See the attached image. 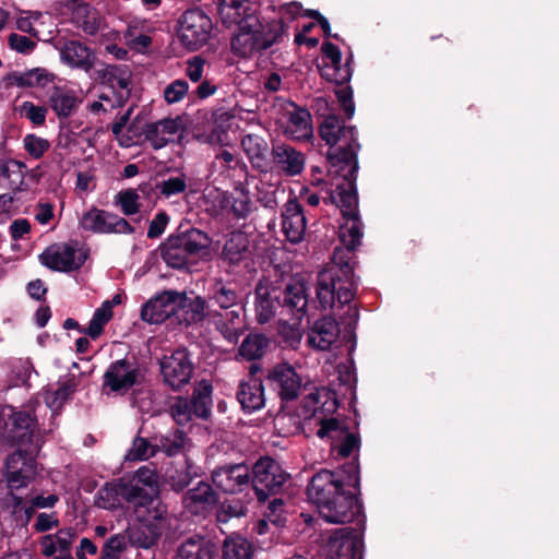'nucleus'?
<instances>
[{"label": "nucleus", "instance_id": "b1692460", "mask_svg": "<svg viewBox=\"0 0 559 559\" xmlns=\"http://www.w3.org/2000/svg\"><path fill=\"white\" fill-rule=\"evenodd\" d=\"M64 7V13L70 15L71 23L85 34L95 35L103 27L102 14L87 3L80 0H68Z\"/></svg>", "mask_w": 559, "mask_h": 559}, {"label": "nucleus", "instance_id": "5fc2aeb1", "mask_svg": "<svg viewBox=\"0 0 559 559\" xmlns=\"http://www.w3.org/2000/svg\"><path fill=\"white\" fill-rule=\"evenodd\" d=\"M21 117L28 119L34 124H43L46 119L47 109L44 106H36L31 102H23L15 107Z\"/></svg>", "mask_w": 559, "mask_h": 559}, {"label": "nucleus", "instance_id": "f257e3e1", "mask_svg": "<svg viewBox=\"0 0 559 559\" xmlns=\"http://www.w3.org/2000/svg\"><path fill=\"white\" fill-rule=\"evenodd\" d=\"M358 467L348 466L346 478L330 471L317 473L307 487L308 499L318 507L320 516L329 523L345 524L352 522L360 512L355 493L345 487H358Z\"/></svg>", "mask_w": 559, "mask_h": 559}, {"label": "nucleus", "instance_id": "c03bdc74", "mask_svg": "<svg viewBox=\"0 0 559 559\" xmlns=\"http://www.w3.org/2000/svg\"><path fill=\"white\" fill-rule=\"evenodd\" d=\"M253 555L252 545L241 536L228 537L223 547L225 559H251Z\"/></svg>", "mask_w": 559, "mask_h": 559}, {"label": "nucleus", "instance_id": "1a4fd4ad", "mask_svg": "<svg viewBox=\"0 0 559 559\" xmlns=\"http://www.w3.org/2000/svg\"><path fill=\"white\" fill-rule=\"evenodd\" d=\"M271 45L272 40L264 36L263 26L255 15L242 21L231 40L233 52L242 58L252 57Z\"/></svg>", "mask_w": 559, "mask_h": 559}, {"label": "nucleus", "instance_id": "a878e982", "mask_svg": "<svg viewBox=\"0 0 559 559\" xmlns=\"http://www.w3.org/2000/svg\"><path fill=\"white\" fill-rule=\"evenodd\" d=\"M340 337V326L335 319L324 317L309 329L307 344L316 350H329Z\"/></svg>", "mask_w": 559, "mask_h": 559}, {"label": "nucleus", "instance_id": "c9c22d12", "mask_svg": "<svg viewBox=\"0 0 559 559\" xmlns=\"http://www.w3.org/2000/svg\"><path fill=\"white\" fill-rule=\"evenodd\" d=\"M273 158L276 166L290 176L299 174L305 165L302 155L284 144L274 148Z\"/></svg>", "mask_w": 559, "mask_h": 559}, {"label": "nucleus", "instance_id": "ea45409f", "mask_svg": "<svg viewBox=\"0 0 559 559\" xmlns=\"http://www.w3.org/2000/svg\"><path fill=\"white\" fill-rule=\"evenodd\" d=\"M126 486L127 483L123 480L106 484L96 495V506L107 510H115L119 508L121 504V498L124 500L123 488Z\"/></svg>", "mask_w": 559, "mask_h": 559}, {"label": "nucleus", "instance_id": "cd10ccee", "mask_svg": "<svg viewBox=\"0 0 559 559\" xmlns=\"http://www.w3.org/2000/svg\"><path fill=\"white\" fill-rule=\"evenodd\" d=\"M282 227L286 238L290 242L298 243L304 239L306 217L301 205L296 200H289L285 204Z\"/></svg>", "mask_w": 559, "mask_h": 559}, {"label": "nucleus", "instance_id": "de8ad7c7", "mask_svg": "<svg viewBox=\"0 0 559 559\" xmlns=\"http://www.w3.org/2000/svg\"><path fill=\"white\" fill-rule=\"evenodd\" d=\"M112 318L111 302H103L93 314L92 320L85 333L92 338H97L104 329V325Z\"/></svg>", "mask_w": 559, "mask_h": 559}, {"label": "nucleus", "instance_id": "09e8293b", "mask_svg": "<svg viewBox=\"0 0 559 559\" xmlns=\"http://www.w3.org/2000/svg\"><path fill=\"white\" fill-rule=\"evenodd\" d=\"M127 548L128 539L126 534H115L103 545L99 559H121Z\"/></svg>", "mask_w": 559, "mask_h": 559}, {"label": "nucleus", "instance_id": "6e6d98bb", "mask_svg": "<svg viewBox=\"0 0 559 559\" xmlns=\"http://www.w3.org/2000/svg\"><path fill=\"white\" fill-rule=\"evenodd\" d=\"M170 414L178 425L188 424L194 415L190 402L183 397H177L174 401L170 406Z\"/></svg>", "mask_w": 559, "mask_h": 559}, {"label": "nucleus", "instance_id": "4be33fe9", "mask_svg": "<svg viewBox=\"0 0 559 559\" xmlns=\"http://www.w3.org/2000/svg\"><path fill=\"white\" fill-rule=\"evenodd\" d=\"M255 316L259 323L270 322L281 309V289L270 280L259 281L255 287Z\"/></svg>", "mask_w": 559, "mask_h": 559}, {"label": "nucleus", "instance_id": "2eb2a0df", "mask_svg": "<svg viewBox=\"0 0 559 559\" xmlns=\"http://www.w3.org/2000/svg\"><path fill=\"white\" fill-rule=\"evenodd\" d=\"M87 255L84 250L67 243H57L48 247L40 255V262L58 272H69L83 265Z\"/></svg>", "mask_w": 559, "mask_h": 559}, {"label": "nucleus", "instance_id": "7c9ffc66", "mask_svg": "<svg viewBox=\"0 0 559 559\" xmlns=\"http://www.w3.org/2000/svg\"><path fill=\"white\" fill-rule=\"evenodd\" d=\"M250 255L249 236L240 230L233 231L222 251V257L229 264H238Z\"/></svg>", "mask_w": 559, "mask_h": 559}, {"label": "nucleus", "instance_id": "79ce46f5", "mask_svg": "<svg viewBox=\"0 0 559 559\" xmlns=\"http://www.w3.org/2000/svg\"><path fill=\"white\" fill-rule=\"evenodd\" d=\"M212 384L203 380L194 389L192 401L190 402L194 416L207 418L212 407Z\"/></svg>", "mask_w": 559, "mask_h": 559}, {"label": "nucleus", "instance_id": "dca6fc26", "mask_svg": "<svg viewBox=\"0 0 559 559\" xmlns=\"http://www.w3.org/2000/svg\"><path fill=\"white\" fill-rule=\"evenodd\" d=\"M181 305H185L183 294L174 290L164 292L142 307L141 317L148 323L158 324L176 314Z\"/></svg>", "mask_w": 559, "mask_h": 559}, {"label": "nucleus", "instance_id": "423d86ee", "mask_svg": "<svg viewBox=\"0 0 559 559\" xmlns=\"http://www.w3.org/2000/svg\"><path fill=\"white\" fill-rule=\"evenodd\" d=\"M330 201L341 209L345 222L340 226V240L347 249H355L362 237L361 223L357 214V194L352 181L338 185L330 193Z\"/></svg>", "mask_w": 559, "mask_h": 559}, {"label": "nucleus", "instance_id": "ddd939ff", "mask_svg": "<svg viewBox=\"0 0 559 559\" xmlns=\"http://www.w3.org/2000/svg\"><path fill=\"white\" fill-rule=\"evenodd\" d=\"M159 367L164 382L174 390L186 385L193 373V365L188 352L183 348L164 355L159 361Z\"/></svg>", "mask_w": 559, "mask_h": 559}, {"label": "nucleus", "instance_id": "f704fd0d", "mask_svg": "<svg viewBox=\"0 0 559 559\" xmlns=\"http://www.w3.org/2000/svg\"><path fill=\"white\" fill-rule=\"evenodd\" d=\"M49 103L59 117H68L73 114L81 103L75 91L68 87L56 86L50 93Z\"/></svg>", "mask_w": 559, "mask_h": 559}, {"label": "nucleus", "instance_id": "58836bf2", "mask_svg": "<svg viewBox=\"0 0 559 559\" xmlns=\"http://www.w3.org/2000/svg\"><path fill=\"white\" fill-rule=\"evenodd\" d=\"M25 166L16 160L0 165V188L19 191L24 186Z\"/></svg>", "mask_w": 559, "mask_h": 559}, {"label": "nucleus", "instance_id": "7ed1b4c3", "mask_svg": "<svg viewBox=\"0 0 559 559\" xmlns=\"http://www.w3.org/2000/svg\"><path fill=\"white\" fill-rule=\"evenodd\" d=\"M139 524L126 532L127 539L135 547L148 549L157 544L170 525L166 507L129 506Z\"/></svg>", "mask_w": 559, "mask_h": 559}, {"label": "nucleus", "instance_id": "37998d69", "mask_svg": "<svg viewBox=\"0 0 559 559\" xmlns=\"http://www.w3.org/2000/svg\"><path fill=\"white\" fill-rule=\"evenodd\" d=\"M269 346V340L263 334H249L241 343L238 353L246 360L260 359Z\"/></svg>", "mask_w": 559, "mask_h": 559}, {"label": "nucleus", "instance_id": "a211bd4d", "mask_svg": "<svg viewBox=\"0 0 559 559\" xmlns=\"http://www.w3.org/2000/svg\"><path fill=\"white\" fill-rule=\"evenodd\" d=\"M209 318L216 331L231 344L237 343L247 329L243 306L227 311H209Z\"/></svg>", "mask_w": 559, "mask_h": 559}, {"label": "nucleus", "instance_id": "603ef678", "mask_svg": "<svg viewBox=\"0 0 559 559\" xmlns=\"http://www.w3.org/2000/svg\"><path fill=\"white\" fill-rule=\"evenodd\" d=\"M156 452L154 445L148 443L146 439L135 438L132 447L126 454V460L128 461H143L153 456Z\"/></svg>", "mask_w": 559, "mask_h": 559}, {"label": "nucleus", "instance_id": "774afa93", "mask_svg": "<svg viewBox=\"0 0 559 559\" xmlns=\"http://www.w3.org/2000/svg\"><path fill=\"white\" fill-rule=\"evenodd\" d=\"M169 222V217L166 213H158L150 223L147 237L157 238L165 231V228Z\"/></svg>", "mask_w": 559, "mask_h": 559}, {"label": "nucleus", "instance_id": "f8f14e48", "mask_svg": "<svg viewBox=\"0 0 559 559\" xmlns=\"http://www.w3.org/2000/svg\"><path fill=\"white\" fill-rule=\"evenodd\" d=\"M80 226L82 229L94 234L129 235L134 233V228L127 219L97 207H92L82 215Z\"/></svg>", "mask_w": 559, "mask_h": 559}, {"label": "nucleus", "instance_id": "9b49d317", "mask_svg": "<svg viewBox=\"0 0 559 559\" xmlns=\"http://www.w3.org/2000/svg\"><path fill=\"white\" fill-rule=\"evenodd\" d=\"M287 477L288 475L274 460L270 457L259 460L253 466L251 478L258 499L264 501L270 495L278 492Z\"/></svg>", "mask_w": 559, "mask_h": 559}, {"label": "nucleus", "instance_id": "69168bd1", "mask_svg": "<svg viewBox=\"0 0 559 559\" xmlns=\"http://www.w3.org/2000/svg\"><path fill=\"white\" fill-rule=\"evenodd\" d=\"M246 514V508L239 502L223 503L218 513L217 519L219 522H227L231 518H240Z\"/></svg>", "mask_w": 559, "mask_h": 559}, {"label": "nucleus", "instance_id": "2f4dec72", "mask_svg": "<svg viewBox=\"0 0 559 559\" xmlns=\"http://www.w3.org/2000/svg\"><path fill=\"white\" fill-rule=\"evenodd\" d=\"M209 301L219 308L218 311H227L238 306H243L238 292L223 281H215L209 289Z\"/></svg>", "mask_w": 559, "mask_h": 559}, {"label": "nucleus", "instance_id": "393cba45", "mask_svg": "<svg viewBox=\"0 0 559 559\" xmlns=\"http://www.w3.org/2000/svg\"><path fill=\"white\" fill-rule=\"evenodd\" d=\"M317 435L321 438H329L332 447L337 449L338 454L346 457L358 447L357 438L348 432L338 420L329 418L321 421Z\"/></svg>", "mask_w": 559, "mask_h": 559}, {"label": "nucleus", "instance_id": "680f3d73", "mask_svg": "<svg viewBox=\"0 0 559 559\" xmlns=\"http://www.w3.org/2000/svg\"><path fill=\"white\" fill-rule=\"evenodd\" d=\"M188 83L183 80H176L164 90V97L168 104L180 102L188 92Z\"/></svg>", "mask_w": 559, "mask_h": 559}, {"label": "nucleus", "instance_id": "4d7b16f0", "mask_svg": "<svg viewBox=\"0 0 559 559\" xmlns=\"http://www.w3.org/2000/svg\"><path fill=\"white\" fill-rule=\"evenodd\" d=\"M181 308L187 309V313L190 314V320L193 322L202 321L206 316L209 317V312H206L207 301L200 296L193 299H188L185 296V305H181Z\"/></svg>", "mask_w": 559, "mask_h": 559}, {"label": "nucleus", "instance_id": "5701e85b", "mask_svg": "<svg viewBox=\"0 0 559 559\" xmlns=\"http://www.w3.org/2000/svg\"><path fill=\"white\" fill-rule=\"evenodd\" d=\"M214 485L226 493H236L248 487L251 475L245 464L221 466L213 471Z\"/></svg>", "mask_w": 559, "mask_h": 559}, {"label": "nucleus", "instance_id": "3c124183", "mask_svg": "<svg viewBox=\"0 0 559 559\" xmlns=\"http://www.w3.org/2000/svg\"><path fill=\"white\" fill-rule=\"evenodd\" d=\"M73 392V386L70 383H62L59 388L53 391H47L45 393V402L47 406L52 411L57 412L61 408L63 403L69 399Z\"/></svg>", "mask_w": 559, "mask_h": 559}, {"label": "nucleus", "instance_id": "f03ea898", "mask_svg": "<svg viewBox=\"0 0 559 559\" xmlns=\"http://www.w3.org/2000/svg\"><path fill=\"white\" fill-rule=\"evenodd\" d=\"M354 249L335 248L332 264L317 274L316 297L322 309H331L337 301L348 305L355 296Z\"/></svg>", "mask_w": 559, "mask_h": 559}, {"label": "nucleus", "instance_id": "c756f323", "mask_svg": "<svg viewBox=\"0 0 559 559\" xmlns=\"http://www.w3.org/2000/svg\"><path fill=\"white\" fill-rule=\"evenodd\" d=\"M217 496L210 484L200 481L195 487L188 490L183 498L185 508L192 514H199L214 506Z\"/></svg>", "mask_w": 559, "mask_h": 559}, {"label": "nucleus", "instance_id": "a19ab883", "mask_svg": "<svg viewBox=\"0 0 559 559\" xmlns=\"http://www.w3.org/2000/svg\"><path fill=\"white\" fill-rule=\"evenodd\" d=\"M75 537L71 528L58 531L55 535H46L41 538V551L45 556L51 557L57 551H68Z\"/></svg>", "mask_w": 559, "mask_h": 559}, {"label": "nucleus", "instance_id": "0eeeda50", "mask_svg": "<svg viewBox=\"0 0 559 559\" xmlns=\"http://www.w3.org/2000/svg\"><path fill=\"white\" fill-rule=\"evenodd\" d=\"M214 24L211 17L200 9L186 11L179 21L180 43L190 50L204 46L212 37Z\"/></svg>", "mask_w": 559, "mask_h": 559}, {"label": "nucleus", "instance_id": "052dcab7", "mask_svg": "<svg viewBox=\"0 0 559 559\" xmlns=\"http://www.w3.org/2000/svg\"><path fill=\"white\" fill-rule=\"evenodd\" d=\"M235 117L227 111H218L214 115V124H213V136H216L217 140H221L222 136H227V131H229L234 126Z\"/></svg>", "mask_w": 559, "mask_h": 559}, {"label": "nucleus", "instance_id": "13d9d810", "mask_svg": "<svg viewBox=\"0 0 559 559\" xmlns=\"http://www.w3.org/2000/svg\"><path fill=\"white\" fill-rule=\"evenodd\" d=\"M48 81V74L40 69H33L14 76V82L19 86H44Z\"/></svg>", "mask_w": 559, "mask_h": 559}, {"label": "nucleus", "instance_id": "aec40b11", "mask_svg": "<svg viewBox=\"0 0 559 559\" xmlns=\"http://www.w3.org/2000/svg\"><path fill=\"white\" fill-rule=\"evenodd\" d=\"M267 381L285 401L297 399L302 385L301 377L288 362L274 366L267 373Z\"/></svg>", "mask_w": 559, "mask_h": 559}, {"label": "nucleus", "instance_id": "338daca9", "mask_svg": "<svg viewBox=\"0 0 559 559\" xmlns=\"http://www.w3.org/2000/svg\"><path fill=\"white\" fill-rule=\"evenodd\" d=\"M336 97L348 118H352L355 112V106L353 102V92L350 87L343 86L335 91Z\"/></svg>", "mask_w": 559, "mask_h": 559}, {"label": "nucleus", "instance_id": "9d476101", "mask_svg": "<svg viewBox=\"0 0 559 559\" xmlns=\"http://www.w3.org/2000/svg\"><path fill=\"white\" fill-rule=\"evenodd\" d=\"M37 454L15 450L8 457L3 474L8 490L17 491L26 488L35 479L37 475L35 457Z\"/></svg>", "mask_w": 559, "mask_h": 559}, {"label": "nucleus", "instance_id": "72a5a7b5", "mask_svg": "<svg viewBox=\"0 0 559 559\" xmlns=\"http://www.w3.org/2000/svg\"><path fill=\"white\" fill-rule=\"evenodd\" d=\"M3 512L12 516L16 526H26L32 519V509L28 504L27 496L25 498L17 496L16 491L8 492L3 499Z\"/></svg>", "mask_w": 559, "mask_h": 559}, {"label": "nucleus", "instance_id": "c85d7f7f", "mask_svg": "<svg viewBox=\"0 0 559 559\" xmlns=\"http://www.w3.org/2000/svg\"><path fill=\"white\" fill-rule=\"evenodd\" d=\"M215 548L200 536L188 537L176 548L173 559H215Z\"/></svg>", "mask_w": 559, "mask_h": 559}, {"label": "nucleus", "instance_id": "49530a36", "mask_svg": "<svg viewBox=\"0 0 559 559\" xmlns=\"http://www.w3.org/2000/svg\"><path fill=\"white\" fill-rule=\"evenodd\" d=\"M109 84L112 93L117 95V103L123 105L130 96V73L124 70H115L110 72Z\"/></svg>", "mask_w": 559, "mask_h": 559}, {"label": "nucleus", "instance_id": "8fccbe9b", "mask_svg": "<svg viewBox=\"0 0 559 559\" xmlns=\"http://www.w3.org/2000/svg\"><path fill=\"white\" fill-rule=\"evenodd\" d=\"M140 195L133 189L120 191L115 197V203L120 206L122 213L127 216L134 215L140 211Z\"/></svg>", "mask_w": 559, "mask_h": 559}, {"label": "nucleus", "instance_id": "4468645a", "mask_svg": "<svg viewBox=\"0 0 559 559\" xmlns=\"http://www.w3.org/2000/svg\"><path fill=\"white\" fill-rule=\"evenodd\" d=\"M308 288L306 281L300 276H294L281 289V311L283 317H290L292 320L301 321L307 314Z\"/></svg>", "mask_w": 559, "mask_h": 559}, {"label": "nucleus", "instance_id": "864d4df0", "mask_svg": "<svg viewBox=\"0 0 559 559\" xmlns=\"http://www.w3.org/2000/svg\"><path fill=\"white\" fill-rule=\"evenodd\" d=\"M188 440L182 431L177 430L173 435L160 439V448L168 455L173 456L186 449Z\"/></svg>", "mask_w": 559, "mask_h": 559}, {"label": "nucleus", "instance_id": "20e7f679", "mask_svg": "<svg viewBox=\"0 0 559 559\" xmlns=\"http://www.w3.org/2000/svg\"><path fill=\"white\" fill-rule=\"evenodd\" d=\"M210 239L203 231L191 228L178 235H171L160 247L165 263L174 269H181L206 252Z\"/></svg>", "mask_w": 559, "mask_h": 559}, {"label": "nucleus", "instance_id": "e433bc0d", "mask_svg": "<svg viewBox=\"0 0 559 559\" xmlns=\"http://www.w3.org/2000/svg\"><path fill=\"white\" fill-rule=\"evenodd\" d=\"M287 115L289 121L287 129L292 134V140H309L312 136L310 112L305 108L292 106Z\"/></svg>", "mask_w": 559, "mask_h": 559}, {"label": "nucleus", "instance_id": "6e6552de", "mask_svg": "<svg viewBox=\"0 0 559 559\" xmlns=\"http://www.w3.org/2000/svg\"><path fill=\"white\" fill-rule=\"evenodd\" d=\"M126 483L123 493L129 506L166 507L158 496L157 475L148 467H140L134 477Z\"/></svg>", "mask_w": 559, "mask_h": 559}, {"label": "nucleus", "instance_id": "39448f33", "mask_svg": "<svg viewBox=\"0 0 559 559\" xmlns=\"http://www.w3.org/2000/svg\"><path fill=\"white\" fill-rule=\"evenodd\" d=\"M8 415L4 440L16 450L27 453H39L45 443V430H41L37 420L26 411H13Z\"/></svg>", "mask_w": 559, "mask_h": 559}, {"label": "nucleus", "instance_id": "4c0bfd02", "mask_svg": "<svg viewBox=\"0 0 559 559\" xmlns=\"http://www.w3.org/2000/svg\"><path fill=\"white\" fill-rule=\"evenodd\" d=\"M247 0H222L218 8L222 23L227 27L233 25L240 27L242 21L252 15L247 12Z\"/></svg>", "mask_w": 559, "mask_h": 559}, {"label": "nucleus", "instance_id": "412c9836", "mask_svg": "<svg viewBox=\"0 0 559 559\" xmlns=\"http://www.w3.org/2000/svg\"><path fill=\"white\" fill-rule=\"evenodd\" d=\"M140 372L135 364L120 359L109 365L104 374V390L124 393L139 380Z\"/></svg>", "mask_w": 559, "mask_h": 559}, {"label": "nucleus", "instance_id": "bf43d9fd", "mask_svg": "<svg viewBox=\"0 0 559 559\" xmlns=\"http://www.w3.org/2000/svg\"><path fill=\"white\" fill-rule=\"evenodd\" d=\"M294 322L292 324H288V323H284L280 330V333L283 337V340L285 341V343L296 349L299 344L301 343V338H302V332H301V329H300V322L301 321H296V320H293Z\"/></svg>", "mask_w": 559, "mask_h": 559}, {"label": "nucleus", "instance_id": "f3484780", "mask_svg": "<svg viewBox=\"0 0 559 559\" xmlns=\"http://www.w3.org/2000/svg\"><path fill=\"white\" fill-rule=\"evenodd\" d=\"M326 144L325 155L328 160L333 167H337L343 173L342 182H337L335 186L352 181L355 188V173L358 169L356 145L350 142H326Z\"/></svg>", "mask_w": 559, "mask_h": 559}, {"label": "nucleus", "instance_id": "0e129e2a", "mask_svg": "<svg viewBox=\"0 0 559 559\" xmlns=\"http://www.w3.org/2000/svg\"><path fill=\"white\" fill-rule=\"evenodd\" d=\"M186 188L187 183L183 177L168 178L159 186L160 193L167 198L183 192Z\"/></svg>", "mask_w": 559, "mask_h": 559}, {"label": "nucleus", "instance_id": "a18cd8bd", "mask_svg": "<svg viewBox=\"0 0 559 559\" xmlns=\"http://www.w3.org/2000/svg\"><path fill=\"white\" fill-rule=\"evenodd\" d=\"M185 122L181 117L166 118L147 126V133L152 136L178 135L182 136Z\"/></svg>", "mask_w": 559, "mask_h": 559}, {"label": "nucleus", "instance_id": "e2e57ef3", "mask_svg": "<svg viewBox=\"0 0 559 559\" xmlns=\"http://www.w3.org/2000/svg\"><path fill=\"white\" fill-rule=\"evenodd\" d=\"M231 211L238 218L247 217L252 211V202L247 193L239 192V195L233 198Z\"/></svg>", "mask_w": 559, "mask_h": 559}, {"label": "nucleus", "instance_id": "6ab92c4d", "mask_svg": "<svg viewBox=\"0 0 559 559\" xmlns=\"http://www.w3.org/2000/svg\"><path fill=\"white\" fill-rule=\"evenodd\" d=\"M360 547L361 540L350 527L331 531L325 542V551L331 559H355Z\"/></svg>", "mask_w": 559, "mask_h": 559}, {"label": "nucleus", "instance_id": "473e14b6", "mask_svg": "<svg viewBox=\"0 0 559 559\" xmlns=\"http://www.w3.org/2000/svg\"><path fill=\"white\" fill-rule=\"evenodd\" d=\"M237 399L243 409L249 412L260 409L265 402L262 381L251 377L248 381L241 382Z\"/></svg>", "mask_w": 559, "mask_h": 559}, {"label": "nucleus", "instance_id": "bb28decb", "mask_svg": "<svg viewBox=\"0 0 559 559\" xmlns=\"http://www.w3.org/2000/svg\"><path fill=\"white\" fill-rule=\"evenodd\" d=\"M56 48L59 50L61 61L71 68L90 71L94 67L93 51L78 40L59 43Z\"/></svg>", "mask_w": 559, "mask_h": 559}]
</instances>
